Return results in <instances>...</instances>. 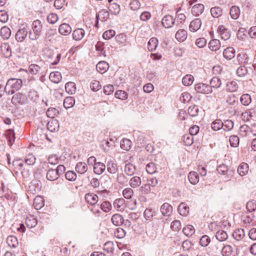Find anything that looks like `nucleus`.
<instances>
[{
  "mask_svg": "<svg viewBox=\"0 0 256 256\" xmlns=\"http://www.w3.org/2000/svg\"><path fill=\"white\" fill-rule=\"evenodd\" d=\"M22 84V82L20 79L10 78L8 80L4 87V91L8 94H12L21 88Z\"/></svg>",
  "mask_w": 256,
  "mask_h": 256,
  "instance_id": "nucleus-1",
  "label": "nucleus"
},
{
  "mask_svg": "<svg viewBox=\"0 0 256 256\" xmlns=\"http://www.w3.org/2000/svg\"><path fill=\"white\" fill-rule=\"evenodd\" d=\"M42 24L40 20H36L32 24V30L29 32V38L32 40H36L40 36Z\"/></svg>",
  "mask_w": 256,
  "mask_h": 256,
  "instance_id": "nucleus-2",
  "label": "nucleus"
},
{
  "mask_svg": "<svg viewBox=\"0 0 256 256\" xmlns=\"http://www.w3.org/2000/svg\"><path fill=\"white\" fill-rule=\"evenodd\" d=\"M28 34V26L26 24H22L16 34V39L18 42H22Z\"/></svg>",
  "mask_w": 256,
  "mask_h": 256,
  "instance_id": "nucleus-3",
  "label": "nucleus"
},
{
  "mask_svg": "<svg viewBox=\"0 0 256 256\" xmlns=\"http://www.w3.org/2000/svg\"><path fill=\"white\" fill-rule=\"evenodd\" d=\"M106 167L108 172L111 174H116L118 172V166L115 159L114 158H110L106 160Z\"/></svg>",
  "mask_w": 256,
  "mask_h": 256,
  "instance_id": "nucleus-4",
  "label": "nucleus"
},
{
  "mask_svg": "<svg viewBox=\"0 0 256 256\" xmlns=\"http://www.w3.org/2000/svg\"><path fill=\"white\" fill-rule=\"evenodd\" d=\"M194 90L197 92L204 94H210L212 92V87L203 83L196 84L194 86Z\"/></svg>",
  "mask_w": 256,
  "mask_h": 256,
  "instance_id": "nucleus-5",
  "label": "nucleus"
},
{
  "mask_svg": "<svg viewBox=\"0 0 256 256\" xmlns=\"http://www.w3.org/2000/svg\"><path fill=\"white\" fill-rule=\"evenodd\" d=\"M26 100V96L18 92L14 94L12 98V102L15 106L24 104Z\"/></svg>",
  "mask_w": 256,
  "mask_h": 256,
  "instance_id": "nucleus-6",
  "label": "nucleus"
},
{
  "mask_svg": "<svg viewBox=\"0 0 256 256\" xmlns=\"http://www.w3.org/2000/svg\"><path fill=\"white\" fill-rule=\"evenodd\" d=\"M174 22L175 20L170 14L164 16L162 20V24L166 28H171L174 25Z\"/></svg>",
  "mask_w": 256,
  "mask_h": 256,
  "instance_id": "nucleus-7",
  "label": "nucleus"
},
{
  "mask_svg": "<svg viewBox=\"0 0 256 256\" xmlns=\"http://www.w3.org/2000/svg\"><path fill=\"white\" fill-rule=\"evenodd\" d=\"M160 210L164 216H170L172 214L173 208L170 204L165 202L161 206Z\"/></svg>",
  "mask_w": 256,
  "mask_h": 256,
  "instance_id": "nucleus-8",
  "label": "nucleus"
},
{
  "mask_svg": "<svg viewBox=\"0 0 256 256\" xmlns=\"http://www.w3.org/2000/svg\"><path fill=\"white\" fill-rule=\"evenodd\" d=\"M204 6L202 4H194L192 8L191 13L196 16H199L204 12Z\"/></svg>",
  "mask_w": 256,
  "mask_h": 256,
  "instance_id": "nucleus-9",
  "label": "nucleus"
},
{
  "mask_svg": "<svg viewBox=\"0 0 256 256\" xmlns=\"http://www.w3.org/2000/svg\"><path fill=\"white\" fill-rule=\"evenodd\" d=\"M85 200L88 204L94 205L97 204L98 198L96 194L94 193H88L85 195Z\"/></svg>",
  "mask_w": 256,
  "mask_h": 256,
  "instance_id": "nucleus-10",
  "label": "nucleus"
},
{
  "mask_svg": "<svg viewBox=\"0 0 256 256\" xmlns=\"http://www.w3.org/2000/svg\"><path fill=\"white\" fill-rule=\"evenodd\" d=\"M47 162H44L42 163V167L48 168V164H50L52 165H56L58 163L59 158L56 154H52L50 156L48 159Z\"/></svg>",
  "mask_w": 256,
  "mask_h": 256,
  "instance_id": "nucleus-11",
  "label": "nucleus"
},
{
  "mask_svg": "<svg viewBox=\"0 0 256 256\" xmlns=\"http://www.w3.org/2000/svg\"><path fill=\"white\" fill-rule=\"evenodd\" d=\"M201 25V20L199 18H196L190 22L189 26L190 30V32H196L200 28Z\"/></svg>",
  "mask_w": 256,
  "mask_h": 256,
  "instance_id": "nucleus-12",
  "label": "nucleus"
},
{
  "mask_svg": "<svg viewBox=\"0 0 256 256\" xmlns=\"http://www.w3.org/2000/svg\"><path fill=\"white\" fill-rule=\"evenodd\" d=\"M58 32L62 35L68 36L72 32V28L68 24L64 23L59 26Z\"/></svg>",
  "mask_w": 256,
  "mask_h": 256,
  "instance_id": "nucleus-13",
  "label": "nucleus"
},
{
  "mask_svg": "<svg viewBox=\"0 0 256 256\" xmlns=\"http://www.w3.org/2000/svg\"><path fill=\"white\" fill-rule=\"evenodd\" d=\"M235 55L236 51L232 47H228L223 52L224 57L228 60L232 59L235 56Z\"/></svg>",
  "mask_w": 256,
  "mask_h": 256,
  "instance_id": "nucleus-14",
  "label": "nucleus"
},
{
  "mask_svg": "<svg viewBox=\"0 0 256 256\" xmlns=\"http://www.w3.org/2000/svg\"><path fill=\"white\" fill-rule=\"evenodd\" d=\"M111 221L114 226H120L124 223V219L121 214H116L112 216Z\"/></svg>",
  "mask_w": 256,
  "mask_h": 256,
  "instance_id": "nucleus-15",
  "label": "nucleus"
},
{
  "mask_svg": "<svg viewBox=\"0 0 256 256\" xmlns=\"http://www.w3.org/2000/svg\"><path fill=\"white\" fill-rule=\"evenodd\" d=\"M106 164L101 162H97L94 166V172L96 174H102L106 170Z\"/></svg>",
  "mask_w": 256,
  "mask_h": 256,
  "instance_id": "nucleus-16",
  "label": "nucleus"
},
{
  "mask_svg": "<svg viewBox=\"0 0 256 256\" xmlns=\"http://www.w3.org/2000/svg\"><path fill=\"white\" fill-rule=\"evenodd\" d=\"M125 202L124 198H118L114 201L113 205L118 211H123L125 208Z\"/></svg>",
  "mask_w": 256,
  "mask_h": 256,
  "instance_id": "nucleus-17",
  "label": "nucleus"
},
{
  "mask_svg": "<svg viewBox=\"0 0 256 256\" xmlns=\"http://www.w3.org/2000/svg\"><path fill=\"white\" fill-rule=\"evenodd\" d=\"M96 70L100 74H104L106 72L109 68V65L108 63L104 61H101L98 63L96 66Z\"/></svg>",
  "mask_w": 256,
  "mask_h": 256,
  "instance_id": "nucleus-18",
  "label": "nucleus"
},
{
  "mask_svg": "<svg viewBox=\"0 0 256 256\" xmlns=\"http://www.w3.org/2000/svg\"><path fill=\"white\" fill-rule=\"evenodd\" d=\"M221 44L219 40L213 39L210 40L208 43L209 48L212 51H217L220 48Z\"/></svg>",
  "mask_w": 256,
  "mask_h": 256,
  "instance_id": "nucleus-19",
  "label": "nucleus"
},
{
  "mask_svg": "<svg viewBox=\"0 0 256 256\" xmlns=\"http://www.w3.org/2000/svg\"><path fill=\"white\" fill-rule=\"evenodd\" d=\"M75 169L78 174H82L86 172L88 167L86 163L78 162L76 164Z\"/></svg>",
  "mask_w": 256,
  "mask_h": 256,
  "instance_id": "nucleus-20",
  "label": "nucleus"
},
{
  "mask_svg": "<svg viewBox=\"0 0 256 256\" xmlns=\"http://www.w3.org/2000/svg\"><path fill=\"white\" fill-rule=\"evenodd\" d=\"M175 38L178 42H184L187 38V32L184 29H180L176 32Z\"/></svg>",
  "mask_w": 256,
  "mask_h": 256,
  "instance_id": "nucleus-21",
  "label": "nucleus"
},
{
  "mask_svg": "<svg viewBox=\"0 0 256 256\" xmlns=\"http://www.w3.org/2000/svg\"><path fill=\"white\" fill-rule=\"evenodd\" d=\"M85 34V32L82 28L76 29L72 32V38L76 40H82Z\"/></svg>",
  "mask_w": 256,
  "mask_h": 256,
  "instance_id": "nucleus-22",
  "label": "nucleus"
},
{
  "mask_svg": "<svg viewBox=\"0 0 256 256\" xmlns=\"http://www.w3.org/2000/svg\"><path fill=\"white\" fill-rule=\"evenodd\" d=\"M136 170V166L133 164L128 162L126 164L124 168V172L128 176H133Z\"/></svg>",
  "mask_w": 256,
  "mask_h": 256,
  "instance_id": "nucleus-23",
  "label": "nucleus"
},
{
  "mask_svg": "<svg viewBox=\"0 0 256 256\" xmlns=\"http://www.w3.org/2000/svg\"><path fill=\"white\" fill-rule=\"evenodd\" d=\"M109 17V12L106 10H100L96 16V18L98 21L105 22L107 20Z\"/></svg>",
  "mask_w": 256,
  "mask_h": 256,
  "instance_id": "nucleus-24",
  "label": "nucleus"
},
{
  "mask_svg": "<svg viewBox=\"0 0 256 256\" xmlns=\"http://www.w3.org/2000/svg\"><path fill=\"white\" fill-rule=\"evenodd\" d=\"M142 184L141 178L138 176L132 177L129 180V184L132 188H136L140 186Z\"/></svg>",
  "mask_w": 256,
  "mask_h": 256,
  "instance_id": "nucleus-25",
  "label": "nucleus"
},
{
  "mask_svg": "<svg viewBox=\"0 0 256 256\" xmlns=\"http://www.w3.org/2000/svg\"><path fill=\"white\" fill-rule=\"evenodd\" d=\"M178 212L180 215L186 216L189 212V207L184 202H182L178 207Z\"/></svg>",
  "mask_w": 256,
  "mask_h": 256,
  "instance_id": "nucleus-26",
  "label": "nucleus"
},
{
  "mask_svg": "<svg viewBox=\"0 0 256 256\" xmlns=\"http://www.w3.org/2000/svg\"><path fill=\"white\" fill-rule=\"evenodd\" d=\"M5 136L8 140V144L12 146L15 140V134L12 130L10 129L6 131Z\"/></svg>",
  "mask_w": 256,
  "mask_h": 256,
  "instance_id": "nucleus-27",
  "label": "nucleus"
},
{
  "mask_svg": "<svg viewBox=\"0 0 256 256\" xmlns=\"http://www.w3.org/2000/svg\"><path fill=\"white\" fill-rule=\"evenodd\" d=\"M46 178L48 180L54 181L59 177L55 169L50 168L47 172Z\"/></svg>",
  "mask_w": 256,
  "mask_h": 256,
  "instance_id": "nucleus-28",
  "label": "nucleus"
},
{
  "mask_svg": "<svg viewBox=\"0 0 256 256\" xmlns=\"http://www.w3.org/2000/svg\"><path fill=\"white\" fill-rule=\"evenodd\" d=\"M25 224L28 228H32L36 226L38 220L34 216H30L26 218Z\"/></svg>",
  "mask_w": 256,
  "mask_h": 256,
  "instance_id": "nucleus-29",
  "label": "nucleus"
},
{
  "mask_svg": "<svg viewBox=\"0 0 256 256\" xmlns=\"http://www.w3.org/2000/svg\"><path fill=\"white\" fill-rule=\"evenodd\" d=\"M34 206L36 210L40 209L44 206V200L40 196H36L34 200Z\"/></svg>",
  "mask_w": 256,
  "mask_h": 256,
  "instance_id": "nucleus-30",
  "label": "nucleus"
},
{
  "mask_svg": "<svg viewBox=\"0 0 256 256\" xmlns=\"http://www.w3.org/2000/svg\"><path fill=\"white\" fill-rule=\"evenodd\" d=\"M236 59L240 64H248L249 62V58L248 54L244 52H241L238 54Z\"/></svg>",
  "mask_w": 256,
  "mask_h": 256,
  "instance_id": "nucleus-31",
  "label": "nucleus"
},
{
  "mask_svg": "<svg viewBox=\"0 0 256 256\" xmlns=\"http://www.w3.org/2000/svg\"><path fill=\"white\" fill-rule=\"evenodd\" d=\"M49 78L52 82L58 84L62 79V75L58 72H52L50 74Z\"/></svg>",
  "mask_w": 256,
  "mask_h": 256,
  "instance_id": "nucleus-32",
  "label": "nucleus"
},
{
  "mask_svg": "<svg viewBox=\"0 0 256 256\" xmlns=\"http://www.w3.org/2000/svg\"><path fill=\"white\" fill-rule=\"evenodd\" d=\"M248 166L246 163L242 162L238 168V172L241 176H245L248 172Z\"/></svg>",
  "mask_w": 256,
  "mask_h": 256,
  "instance_id": "nucleus-33",
  "label": "nucleus"
},
{
  "mask_svg": "<svg viewBox=\"0 0 256 256\" xmlns=\"http://www.w3.org/2000/svg\"><path fill=\"white\" fill-rule=\"evenodd\" d=\"M65 89L66 92L70 94H73L76 92V84L73 82H68L66 84Z\"/></svg>",
  "mask_w": 256,
  "mask_h": 256,
  "instance_id": "nucleus-34",
  "label": "nucleus"
},
{
  "mask_svg": "<svg viewBox=\"0 0 256 256\" xmlns=\"http://www.w3.org/2000/svg\"><path fill=\"white\" fill-rule=\"evenodd\" d=\"M1 50L4 57L8 58L11 56V48L8 44H4L2 45Z\"/></svg>",
  "mask_w": 256,
  "mask_h": 256,
  "instance_id": "nucleus-35",
  "label": "nucleus"
},
{
  "mask_svg": "<svg viewBox=\"0 0 256 256\" xmlns=\"http://www.w3.org/2000/svg\"><path fill=\"white\" fill-rule=\"evenodd\" d=\"M188 178L190 182L192 184H196L199 182L198 174L194 172H190L188 174Z\"/></svg>",
  "mask_w": 256,
  "mask_h": 256,
  "instance_id": "nucleus-36",
  "label": "nucleus"
},
{
  "mask_svg": "<svg viewBox=\"0 0 256 256\" xmlns=\"http://www.w3.org/2000/svg\"><path fill=\"white\" fill-rule=\"evenodd\" d=\"M108 10L114 14H118L120 11V6L116 2L110 3Z\"/></svg>",
  "mask_w": 256,
  "mask_h": 256,
  "instance_id": "nucleus-37",
  "label": "nucleus"
},
{
  "mask_svg": "<svg viewBox=\"0 0 256 256\" xmlns=\"http://www.w3.org/2000/svg\"><path fill=\"white\" fill-rule=\"evenodd\" d=\"M6 242L10 247L13 248H16L18 244L17 238L14 236H8L7 238Z\"/></svg>",
  "mask_w": 256,
  "mask_h": 256,
  "instance_id": "nucleus-38",
  "label": "nucleus"
},
{
  "mask_svg": "<svg viewBox=\"0 0 256 256\" xmlns=\"http://www.w3.org/2000/svg\"><path fill=\"white\" fill-rule=\"evenodd\" d=\"M230 14L232 19L236 20L240 16V10L237 6H232L230 11Z\"/></svg>",
  "mask_w": 256,
  "mask_h": 256,
  "instance_id": "nucleus-39",
  "label": "nucleus"
},
{
  "mask_svg": "<svg viewBox=\"0 0 256 256\" xmlns=\"http://www.w3.org/2000/svg\"><path fill=\"white\" fill-rule=\"evenodd\" d=\"M158 45V40L156 38H151L148 44V48L150 51L152 52L156 50Z\"/></svg>",
  "mask_w": 256,
  "mask_h": 256,
  "instance_id": "nucleus-40",
  "label": "nucleus"
},
{
  "mask_svg": "<svg viewBox=\"0 0 256 256\" xmlns=\"http://www.w3.org/2000/svg\"><path fill=\"white\" fill-rule=\"evenodd\" d=\"M233 248L230 245L226 244L223 246L221 250L222 256H230L232 253Z\"/></svg>",
  "mask_w": 256,
  "mask_h": 256,
  "instance_id": "nucleus-41",
  "label": "nucleus"
},
{
  "mask_svg": "<svg viewBox=\"0 0 256 256\" xmlns=\"http://www.w3.org/2000/svg\"><path fill=\"white\" fill-rule=\"evenodd\" d=\"M75 103L74 98L72 96H68L66 98L64 101V106L66 108H72Z\"/></svg>",
  "mask_w": 256,
  "mask_h": 256,
  "instance_id": "nucleus-42",
  "label": "nucleus"
},
{
  "mask_svg": "<svg viewBox=\"0 0 256 256\" xmlns=\"http://www.w3.org/2000/svg\"><path fill=\"white\" fill-rule=\"evenodd\" d=\"M244 236L245 232L242 228L236 229L232 234L234 238L237 240H240Z\"/></svg>",
  "mask_w": 256,
  "mask_h": 256,
  "instance_id": "nucleus-43",
  "label": "nucleus"
},
{
  "mask_svg": "<svg viewBox=\"0 0 256 256\" xmlns=\"http://www.w3.org/2000/svg\"><path fill=\"white\" fill-rule=\"evenodd\" d=\"M210 13L214 18H218L222 14V10L220 7L214 6L210 9Z\"/></svg>",
  "mask_w": 256,
  "mask_h": 256,
  "instance_id": "nucleus-44",
  "label": "nucleus"
},
{
  "mask_svg": "<svg viewBox=\"0 0 256 256\" xmlns=\"http://www.w3.org/2000/svg\"><path fill=\"white\" fill-rule=\"evenodd\" d=\"M216 237L218 241L224 242L227 240L228 235L225 231L220 230L216 232Z\"/></svg>",
  "mask_w": 256,
  "mask_h": 256,
  "instance_id": "nucleus-45",
  "label": "nucleus"
},
{
  "mask_svg": "<svg viewBox=\"0 0 256 256\" xmlns=\"http://www.w3.org/2000/svg\"><path fill=\"white\" fill-rule=\"evenodd\" d=\"M254 218V214L248 212L244 214L242 216V218L244 224H250L252 222Z\"/></svg>",
  "mask_w": 256,
  "mask_h": 256,
  "instance_id": "nucleus-46",
  "label": "nucleus"
},
{
  "mask_svg": "<svg viewBox=\"0 0 256 256\" xmlns=\"http://www.w3.org/2000/svg\"><path fill=\"white\" fill-rule=\"evenodd\" d=\"M100 206V208L105 212H109L112 209V206L108 201H104Z\"/></svg>",
  "mask_w": 256,
  "mask_h": 256,
  "instance_id": "nucleus-47",
  "label": "nucleus"
},
{
  "mask_svg": "<svg viewBox=\"0 0 256 256\" xmlns=\"http://www.w3.org/2000/svg\"><path fill=\"white\" fill-rule=\"evenodd\" d=\"M238 84L237 82L234 80L229 82L226 84V90L230 92H234L238 88Z\"/></svg>",
  "mask_w": 256,
  "mask_h": 256,
  "instance_id": "nucleus-48",
  "label": "nucleus"
},
{
  "mask_svg": "<svg viewBox=\"0 0 256 256\" xmlns=\"http://www.w3.org/2000/svg\"><path fill=\"white\" fill-rule=\"evenodd\" d=\"M128 179L122 173H118L116 181L120 185H124L128 182Z\"/></svg>",
  "mask_w": 256,
  "mask_h": 256,
  "instance_id": "nucleus-49",
  "label": "nucleus"
},
{
  "mask_svg": "<svg viewBox=\"0 0 256 256\" xmlns=\"http://www.w3.org/2000/svg\"><path fill=\"white\" fill-rule=\"evenodd\" d=\"M198 112L199 109L198 106L195 104L190 106L188 110V114L192 117L196 116Z\"/></svg>",
  "mask_w": 256,
  "mask_h": 256,
  "instance_id": "nucleus-50",
  "label": "nucleus"
},
{
  "mask_svg": "<svg viewBox=\"0 0 256 256\" xmlns=\"http://www.w3.org/2000/svg\"><path fill=\"white\" fill-rule=\"evenodd\" d=\"M210 87L212 88H218L222 84L221 80L218 77H214L210 81Z\"/></svg>",
  "mask_w": 256,
  "mask_h": 256,
  "instance_id": "nucleus-51",
  "label": "nucleus"
},
{
  "mask_svg": "<svg viewBox=\"0 0 256 256\" xmlns=\"http://www.w3.org/2000/svg\"><path fill=\"white\" fill-rule=\"evenodd\" d=\"M183 233L187 236H190L195 232V230L193 226L192 225H188L182 230Z\"/></svg>",
  "mask_w": 256,
  "mask_h": 256,
  "instance_id": "nucleus-52",
  "label": "nucleus"
},
{
  "mask_svg": "<svg viewBox=\"0 0 256 256\" xmlns=\"http://www.w3.org/2000/svg\"><path fill=\"white\" fill-rule=\"evenodd\" d=\"M223 122L220 119L216 120L211 124L212 128L214 130H218L222 128Z\"/></svg>",
  "mask_w": 256,
  "mask_h": 256,
  "instance_id": "nucleus-53",
  "label": "nucleus"
},
{
  "mask_svg": "<svg viewBox=\"0 0 256 256\" xmlns=\"http://www.w3.org/2000/svg\"><path fill=\"white\" fill-rule=\"evenodd\" d=\"M11 34L10 29L7 26H3L0 30V35L4 39H8Z\"/></svg>",
  "mask_w": 256,
  "mask_h": 256,
  "instance_id": "nucleus-54",
  "label": "nucleus"
},
{
  "mask_svg": "<svg viewBox=\"0 0 256 256\" xmlns=\"http://www.w3.org/2000/svg\"><path fill=\"white\" fill-rule=\"evenodd\" d=\"M194 80V78L190 74H187L183 78L182 82L184 85L188 86L193 83Z\"/></svg>",
  "mask_w": 256,
  "mask_h": 256,
  "instance_id": "nucleus-55",
  "label": "nucleus"
},
{
  "mask_svg": "<svg viewBox=\"0 0 256 256\" xmlns=\"http://www.w3.org/2000/svg\"><path fill=\"white\" fill-rule=\"evenodd\" d=\"M182 140L186 146H190L194 142L193 136L190 134H185L182 136Z\"/></svg>",
  "mask_w": 256,
  "mask_h": 256,
  "instance_id": "nucleus-56",
  "label": "nucleus"
},
{
  "mask_svg": "<svg viewBox=\"0 0 256 256\" xmlns=\"http://www.w3.org/2000/svg\"><path fill=\"white\" fill-rule=\"evenodd\" d=\"M156 166L154 162H150L148 164L146 167V172L149 174H153L156 172Z\"/></svg>",
  "mask_w": 256,
  "mask_h": 256,
  "instance_id": "nucleus-57",
  "label": "nucleus"
},
{
  "mask_svg": "<svg viewBox=\"0 0 256 256\" xmlns=\"http://www.w3.org/2000/svg\"><path fill=\"white\" fill-rule=\"evenodd\" d=\"M28 70L30 74H37L40 72L41 68L37 64H32L29 66Z\"/></svg>",
  "mask_w": 256,
  "mask_h": 256,
  "instance_id": "nucleus-58",
  "label": "nucleus"
},
{
  "mask_svg": "<svg viewBox=\"0 0 256 256\" xmlns=\"http://www.w3.org/2000/svg\"><path fill=\"white\" fill-rule=\"evenodd\" d=\"M58 114V110L54 108H49L46 112V116L50 118H54L55 116H57Z\"/></svg>",
  "mask_w": 256,
  "mask_h": 256,
  "instance_id": "nucleus-59",
  "label": "nucleus"
},
{
  "mask_svg": "<svg viewBox=\"0 0 256 256\" xmlns=\"http://www.w3.org/2000/svg\"><path fill=\"white\" fill-rule=\"evenodd\" d=\"M125 230L121 228H117L114 232V236L118 238H122L126 236Z\"/></svg>",
  "mask_w": 256,
  "mask_h": 256,
  "instance_id": "nucleus-60",
  "label": "nucleus"
},
{
  "mask_svg": "<svg viewBox=\"0 0 256 256\" xmlns=\"http://www.w3.org/2000/svg\"><path fill=\"white\" fill-rule=\"evenodd\" d=\"M132 142L130 140L128 139H124L120 142V147L122 149L128 150L131 147Z\"/></svg>",
  "mask_w": 256,
  "mask_h": 256,
  "instance_id": "nucleus-61",
  "label": "nucleus"
},
{
  "mask_svg": "<svg viewBox=\"0 0 256 256\" xmlns=\"http://www.w3.org/2000/svg\"><path fill=\"white\" fill-rule=\"evenodd\" d=\"M114 96L116 98L122 100H126L128 97V94L126 92L122 90H118L116 91L114 94Z\"/></svg>",
  "mask_w": 256,
  "mask_h": 256,
  "instance_id": "nucleus-62",
  "label": "nucleus"
},
{
  "mask_svg": "<svg viewBox=\"0 0 256 256\" xmlns=\"http://www.w3.org/2000/svg\"><path fill=\"white\" fill-rule=\"evenodd\" d=\"M251 101V97L248 94H244L240 98V102L244 106H248Z\"/></svg>",
  "mask_w": 256,
  "mask_h": 256,
  "instance_id": "nucleus-63",
  "label": "nucleus"
},
{
  "mask_svg": "<svg viewBox=\"0 0 256 256\" xmlns=\"http://www.w3.org/2000/svg\"><path fill=\"white\" fill-rule=\"evenodd\" d=\"M222 128L226 131H229L234 128V122L230 120H227L223 122Z\"/></svg>",
  "mask_w": 256,
  "mask_h": 256,
  "instance_id": "nucleus-64",
  "label": "nucleus"
}]
</instances>
